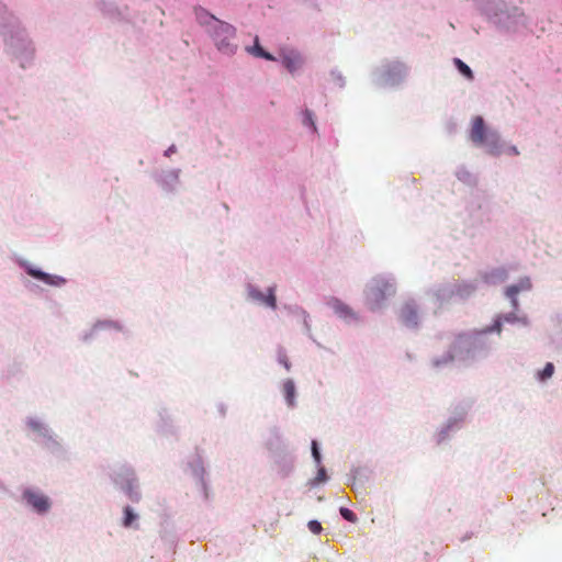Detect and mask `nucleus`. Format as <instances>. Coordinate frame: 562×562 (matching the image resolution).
I'll return each instance as SVG.
<instances>
[{
	"mask_svg": "<svg viewBox=\"0 0 562 562\" xmlns=\"http://www.w3.org/2000/svg\"><path fill=\"white\" fill-rule=\"evenodd\" d=\"M549 327L553 330H562V311H558L550 315L548 319Z\"/></svg>",
	"mask_w": 562,
	"mask_h": 562,
	"instance_id": "nucleus-30",
	"label": "nucleus"
},
{
	"mask_svg": "<svg viewBox=\"0 0 562 562\" xmlns=\"http://www.w3.org/2000/svg\"><path fill=\"white\" fill-rule=\"evenodd\" d=\"M555 368L552 362H547L542 369L535 372V378L540 383H546L554 374Z\"/></svg>",
	"mask_w": 562,
	"mask_h": 562,
	"instance_id": "nucleus-27",
	"label": "nucleus"
},
{
	"mask_svg": "<svg viewBox=\"0 0 562 562\" xmlns=\"http://www.w3.org/2000/svg\"><path fill=\"white\" fill-rule=\"evenodd\" d=\"M187 473L192 477L199 491L207 495L206 469L201 457L191 458L187 465Z\"/></svg>",
	"mask_w": 562,
	"mask_h": 562,
	"instance_id": "nucleus-14",
	"label": "nucleus"
},
{
	"mask_svg": "<svg viewBox=\"0 0 562 562\" xmlns=\"http://www.w3.org/2000/svg\"><path fill=\"white\" fill-rule=\"evenodd\" d=\"M286 315L302 327V331L311 336L312 334V319L308 312L299 304H285L283 306Z\"/></svg>",
	"mask_w": 562,
	"mask_h": 562,
	"instance_id": "nucleus-19",
	"label": "nucleus"
},
{
	"mask_svg": "<svg viewBox=\"0 0 562 562\" xmlns=\"http://www.w3.org/2000/svg\"><path fill=\"white\" fill-rule=\"evenodd\" d=\"M277 291L276 283L261 288L255 282H247L244 286L246 302L270 311H276L278 307Z\"/></svg>",
	"mask_w": 562,
	"mask_h": 562,
	"instance_id": "nucleus-10",
	"label": "nucleus"
},
{
	"mask_svg": "<svg viewBox=\"0 0 562 562\" xmlns=\"http://www.w3.org/2000/svg\"><path fill=\"white\" fill-rule=\"evenodd\" d=\"M456 177L459 181L467 186H473L476 181L475 175L465 167H459L456 170Z\"/></svg>",
	"mask_w": 562,
	"mask_h": 562,
	"instance_id": "nucleus-29",
	"label": "nucleus"
},
{
	"mask_svg": "<svg viewBox=\"0 0 562 562\" xmlns=\"http://www.w3.org/2000/svg\"><path fill=\"white\" fill-rule=\"evenodd\" d=\"M138 519V515L131 508L125 507L124 509V517H123V525L124 527L131 528L135 525V522Z\"/></svg>",
	"mask_w": 562,
	"mask_h": 562,
	"instance_id": "nucleus-31",
	"label": "nucleus"
},
{
	"mask_svg": "<svg viewBox=\"0 0 562 562\" xmlns=\"http://www.w3.org/2000/svg\"><path fill=\"white\" fill-rule=\"evenodd\" d=\"M340 512V515L347 520V521H350V522H356L357 521V516L348 508L346 507H341L339 509Z\"/></svg>",
	"mask_w": 562,
	"mask_h": 562,
	"instance_id": "nucleus-35",
	"label": "nucleus"
},
{
	"mask_svg": "<svg viewBox=\"0 0 562 562\" xmlns=\"http://www.w3.org/2000/svg\"><path fill=\"white\" fill-rule=\"evenodd\" d=\"M180 173L179 168H161L155 173V181L164 191L173 192L179 188Z\"/></svg>",
	"mask_w": 562,
	"mask_h": 562,
	"instance_id": "nucleus-16",
	"label": "nucleus"
},
{
	"mask_svg": "<svg viewBox=\"0 0 562 562\" xmlns=\"http://www.w3.org/2000/svg\"><path fill=\"white\" fill-rule=\"evenodd\" d=\"M177 151V147L175 145H171L169 148L165 150L166 157H171Z\"/></svg>",
	"mask_w": 562,
	"mask_h": 562,
	"instance_id": "nucleus-38",
	"label": "nucleus"
},
{
	"mask_svg": "<svg viewBox=\"0 0 562 562\" xmlns=\"http://www.w3.org/2000/svg\"><path fill=\"white\" fill-rule=\"evenodd\" d=\"M506 278L507 274L503 268H495L485 272L481 278L440 285L434 291L432 295L440 304L448 303L454 299L467 300L479 290L483 282L495 284L504 282Z\"/></svg>",
	"mask_w": 562,
	"mask_h": 562,
	"instance_id": "nucleus-6",
	"label": "nucleus"
},
{
	"mask_svg": "<svg viewBox=\"0 0 562 562\" xmlns=\"http://www.w3.org/2000/svg\"><path fill=\"white\" fill-rule=\"evenodd\" d=\"M488 326L480 330L463 331L454 336L448 350L432 358V366L438 369L453 363L470 366L487 358L494 342L490 338Z\"/></svg>",
	"mask_w": 562,
	"mask_h": 562,
	"instance_id": "nucleus-1",
	"label": "nucleus"
},
{
	"mask_svg": "<svg viewBox=\"0 0 562 562\" xmlns=\"http://www.w3.org/2000/svg\"><path fill=\"white\" fill-rule=\"evenodd\" d=\"M21 504L31 513L47 516L53 508V499L41 487L31 485L21 491Z\"/></svg>",
	"mask_w": 562,
	"mask_h": 562,
	"instance_id": "nucleus-11",
	"label": "nucleus"
},
{
	"mask_svg": "<svg viewBox=\"0 0 562 562\" xmlns=\"http://www.w3.org/2000/svg\"><path fill=\"white\" fill-rule=\"evenodd\" d=\"M111 326H114L115 328H119V326L112 322H108V321H104V322H99L95 324V329H105V328H109Z\"/></svg>",
	"mask_w": 562,
	"mask_h": 562,
	"instance_id": "nucleus-37",
	"label": "nucleus"
},
{
	"mask_svg": "<svg viewBox=\"0 0 562 562\" xmlns=\"http://www.w3.org/2000/svg\"><path fill=\"white\" fill-rule=\"evenodd\" d=\"M476 9L502 34H519L530 21L525 11L504 0H476Z\"/></svg>",
	"mask_w": 562,
	"mask_h": 562,
	"instance_id": "nucleus-3",
	"label": "nucleus"
},
{
	"mask_svg": "<svg viewBox=\"0 0 562 562\" xmlns=\"http://www.w3.org/2000/svg\"><path fill=\"white\" fill-rule=\"evenodd\" d=\"M532 289V282L529 277H521L514 283L505 288V297L510 302L512 308L519 307L518 296L524 293L530 292Z\"/></svg>",
	"mask_w": 562,
	"mask_h": 562,
	"instance_id": "nucleus-18",
	"label": "nucleus"
},
{
	"mask_svg": "<svg viewBox=\"0 0 562 562\" xmlns=\"http://www.w3.org/2000/svg\"><path fill=\"white\" fill-rule=\"evenodd\" d=\"M312 457L315 463V467L323 465L322 464V453L316 440H313L311 443Z\"/></svg>",
	"mask_w": 562,
	"mask_h": 562,
	"instance_id": "nucleus-33",
	"label": "nucleus"
},
{
	"mask_svg": "<svg viewBox=\"0 0 562 562\" xmlns=\"http://www.w3.org/2000/svg\"><path fill=\"white\" fill-rule=\"evenodd\" d=\"M327 306L338 318L346 323H353L358 321V315L352 307L337 297L329 299L327 301Z\"/></svg>",
	"mask_w": 562,
	"mask_h": 562,
	"instance_id": "nucleus-20",
	"label": "nucleus"
},
{
	"mask_svg": "<svg viewBox=\"0 0 562 562\" xmlns=\"http://www.w3.org/2000/svg\"><path fill=\"white\" fill-rule=\"evenodd\" d=\"M396 291L397 284L393 276L386 273L373 276L363 286L362 304L372 313H382L387 308Z\"/></svg>",
	"mask_w": 562,
	"mask_h": 562,
	"instance_id": "nucleus-7",
	"label": "nucleus"
},
{
	"mask_svg": "<svg viewBox=\"0 0 562 562\" xmlns=\"http://www.w3.org/2000/svg\"><path fill=\"white\" fill-rule=\"evenodd\" d=\"M245 50L254 56V57H257V58H263L266 60H270V61H276L277 60V57L273 56L272 54L266 52L261 45L259 44V38L256 37L255 38V42H254V45L251 46H246Z\"/></svg>",
	"mask_w": 562,
	"mask_h": 562,
	"instance_id": "nucleus-24",
	"label": "nucleus"
},
{
	"mask_svg": "<svg viewBox=\"0 0 562 562\" xmlns=\"http://www.w3.org/2000/svg\"><path fill=\"white\" fill-rule=\"evenodd\" d=\"M194 15L198 24L204 29L212 38L218 52L234 55L237 52L236 29L232 24L217 19L204 8H195Z\"/></svg>",
	"mask_w": 562,
	"mask_h": 562,
	"instance_id": "nucleus-5",
	"label": "nucleus"
},
{
	"mask_svg": "<svg viewBox=\"0 0 562 562\" xmlns=\"http://www.w3.org/2000/svg\"><path fill=\"white\" fill-rule=\"evenodd\" d=\"M277 60H279L293 77L299 76L306 64L305 56L299 49L288 46L279 49Z\"/></svg>",
	"mask_w": 562,
	"mask_h": 562,
	"instance_id": "nucleus-12",
	"label": "nucleus"
},
{
	"mask_svg": "<svg viewBox=\"0 0 562 562\" xmlns=\"http://www.w3.org/2000/svg\"><path fill=\"white\" fill-rule=\"evenodd\" d=\"M504 323L528 326L530 322L528 316L525 313L520 312L518 307L517 310L513 308V311L509 313L498 315L494 319L493 324L488 326V328L492 333H495L499 336Z\"/></svg>",
	"mask_w": 562,
	"mask_h": 562,
	"instance_id": "nucleus-17",
	"label": "nucleus"
},
{
	"mask_svg": "<svg viewBox=\"0 0 562 562\" xmlns=\"http://www.w3.org/2000/svg\"><path fill=\"white\" fill-rule=\"evenodd\" d=\"M454 63V66L456 68L458 69V71L463 76L465 77L468 80H472L473 79V72L471 70V68L465 64L463 63L461 59L459 58H456L453 60Z\"/></svg>",
	"mask_w": 562,
	"mask_h": 562,
	"instance_id": "nucleus-32",
	"label": "nucleus"
},
{
	"mask_svg": "<svg viewBox=\"0 0 562 562\" xmlns=\"http://www.w3.org/2000/svg\"><path fill=\"white\" fill-rule=\"evenodd\" d=\"M401 322L407 327L417 326L420 319V313L417 303L414 300L405 301L398 311Z\"/></svg>",
	"mask_w": 562,
	"mask_h": 562,
	"instance_id": "nucleus-21",
	"label": "nucleus"
},
{
	"mask_svg": "<svg viewBox=\"0 0 562 562\" xmlns=\"http://www.w3.org/2000/svg\"><path fill=\"white\" fill-rule=\"evenodd\" d=\"M26 435L50 452H57L61 446L58 437L48 425L46 418L38 414H30L23 420Z\"/></svg>",
	"mask_w": 562,
	"mask_h": 562,
	"instance_id": "nucleus-8",
	"label": "nucleus"
},
{
	"mask_svg": "<svg viewBox=\"0 0 562 562\" xmlns=\"http://www.w3.org/2000/svg\"><path fill=\"white\" fill-rule=\"evenodd\" d=\"M117 484L121 490L132 499L139 501L140 499V486L139 481L132 469H125L117 477Z\"/></svg>",
	"mask_w": 562,
	"mask_h": 562,
	"instance_id": "nucleus-15",
	"label": "nucleus"
},
{
	"mask_svg": "<svg viewBox=\"0 0 562 562\" xmlns=\"http://www.w3.org/2000/svg\"><path fill=\"white\" fill-rule=\"evenodd\" d=\"M408 66L400 60H386L376 66L371 80L379 88H395L401 86L408 77Z\"/></svg>",
	"mask_w": 562,
	"mask_h": 562,
	"instance_id": "nucleus-9",
	"label": "nucleus"
},
{
	"mask_svg": "<svg viewBox=\"0 0 562 562\" xmlns=\"http://www.w3.org/2000/svg\"><path fill=\"white\" fill-rule=\"evenodd\" d=\"M0 42L3 52L25 68L32 64L36 46L22 20L0 3Z\"/></svg>",
	"mask_w": 562,
	"mask_h": 562,
	"instance_id": "nucleus-2",
	"label": "nucleus"
},
{
	"mask_svg": "<svg viewBox=\"0 0 562 562\" xmlns=\"http://www.w3.org/2000/svg\"><path fill=\"white\" fill-rule=\"evenodd\" d=\"M307 528L314 535H319L323 531V527L318 520H310Z\"/></svg>",
	"mask_w": 562,
	"mask_h": 562,
	"instance_id": "nucleus-34",
	"label": "nucleus"
},
{
	"mask_svg": "<svg viewBox=\"0 0 562 562\" xmlns=\"http://www.w3.org/2000/svg\"><path fill=\"white\" fill-rule=\"evenodd\" d=\"M278 362L284 367V369L286 371H289L291 369V363L286 357V355L284 352H279L278 353Z\"/></svg>",
	"mask_w": 562,
	"mask_h": 562,
	"instance_id": "nucleus-36",
	"label": "nucleus"
},
{
	"mask_svg": "<svg viewBox=\"0 0 562 562\" xmlns=\"http://www.w3.org/2000/svg\"><path fill=\"white\" fill-rule=\"evenodd\" d=\"M458 427L457 420H448L443 424L435 434V439L437 443H441L445 441L451 432H453Z\"/></svg>",
	"mask_w": 562,
	"mask_h": 562,
	"instance_id": "nucleus-26",
	"label": "nucleus"
},
{
	"mask_svg": "<svg viewBox=\"0 0 562 562\" xmlns=\"http://www.w3.org/2000/svg\"><path fill=\"white\" fill-rule=\"evenodd\" d=\"M469 138L475 147L492 156L513 157L520 154L516 145L503 139L497 130L486 124L482 116L471 120Z\"/></svg>",
	"mask_w": 562,
	"mask_h": 562,
	"instance_id": "nucleus-4",
	"label": "nucleus"
},
{
	"mask_svg": "<svg viewBox=\"0 0 562 562\" xmlns=\"http://www.w3.org/2000/svg\"><path fill=\"white\" fill-rule=\"evenodd\" d=\"M20 266L24 269V271L33 278L35 281H37V285H45V286H52V288H60L66 283V279L57 276L52 274L48 272L43 271L37 265L30 262V261H21Z\"/></svg>",
	"mask_w": 562,
	"mask_h": 562,
	"instance_id": "nucleus-13",
	"label": "nucleus"
},
{
	"mask_svg": "<svg viewBox=\"0 0 562 562\" xmlns=\"http://www.w3.org/2000/svg\"><path fill=\"white\" fill-rule=\"evenodd\" d=\"M329 480L327 471L324 465L316 467V475L307 481V485L310 487H316L318 485L325 484Z\"/></svg>",
	"mask_w": 562,
	"mask_h": 562,
	"instance_id": "nucleus-28",
	"label": "nucleus"
},
{
	"mask_svg": "<svg viewBox=\"0 0 562 562\" xmlns=\"http://www.w3.org/2000/svg\"><path fill=\"white\" fill-rule=\"evenodd\" d=\"M265 446L271 456H278L286 451L288 441L279 429H271L268 432Z\"/></svg>",
	"mask_w": 562,
	"mask_h": 562,
	"instance_id": "nucleus-22",
	"label": "nucleus"
},
{
	"mask_svg": "<svg viewBox=\"0 0 562 562\" xmlns=\"http://www.w3.org/2000/svg\"><path fill=\"white\" fill-rule=\"evenodd\" d=\"M300 121L303 127H305L310 133H317V125L315 120V114L310 109H304L300 112Z\"/></svg>",
	"mask_w": 562,
	"mask_h": 562,
	"instance_id": "nucleus-25",
	"label": "nucleus"
},
{
	"mask_svg": "<svg viewBox=\"0 0 562 562\" xmlns=\"http://www.w3.org/2000/svg\"><path fill=\"white\" fill-rule=\"evenodd\" d=\"M281 394L288 408H294L297 404V391L293 379H284L280 383Z\"/></svg>",
	"mask_w": 562,
	"mask_h": 562,
	"instance_id": "nucleus-23",
	"label": "nucleus"
}]
</instances>
